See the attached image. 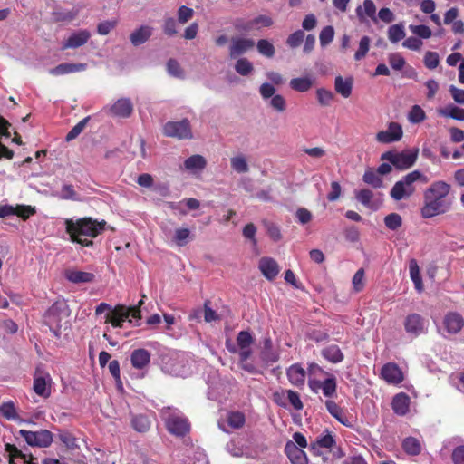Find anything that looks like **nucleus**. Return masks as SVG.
Wrapping results in <instances>:
<instances>
[{"label":"nucleus","instance_id":"nucleus-12","mask_svg":"<svg viewBox=\"0 0 464 464\" xmlns=\"http://www.w3.org/2000/svg\"><path fill=\"white\" fill-rule=\"evenodd\" d=\"M254 46L255 42L252 39L242 37L232 38L229 46V56L232 59L237 58L251 50Z\"/></svg>","mask_w":464,"mask_h":464},{"label":"nucleus","instance_id":"nucleus-4","mask_svg":"<svg viewBox=\"0 0 464 464\" xmlns=\"http://www.w3.org/2000/svg\"><path fill=\"white\" fill-rule=\"evenodd\" d=\"M145 295H142V298H145ZM144 303L143 299L140 300L138 305L132 307H126L122 304L116 305L113 309L110 310L106 314L105 323L111 324L113 327H121L123 322L129 320L130 322V317L131 316L134 319L141 318L140 306Z\"/></svg>","mask_w":464,"mask_h":464},{"label":"nucleus","instance_id":"nucleus-58","mask_svg":"<svg viewBox=\"0 0 464 464\" xmlns=\"http://www.w3.org/2000/svg\"><path fill=\"white\" fill-rule=\"evenodd\" d=\"M369 47H370V38L368 36H363L360 41L359 48L354 54V59L356 61H359V60L364 58L369 51Z\"/></svg>","mask_w":464,"mask_h":464},{"label":"nucleus","instance_id":"nucleus-59","mask_svg":"<svg viewBox=\"0 0 464 464\" xmlns=\"http://www.w3.org/2000/svg\"><path fill=\"white\" fill-rule=\"evenodd\" d=\"M289 403L296 411H301L304 408V404L300 399V395L297 392L292 390H285Z\"/></svg>","mask_w":464,"mask_h":464},{"label":"nucleus","instance_id":"nucleus-3","mask_svg":"<svg viewBox=\"0 0 464 464\" xmlns=\"http://www.w3.org/2000/svg\"><path fill=\"white\" fill-rule=\"evenodd\" d=\"M418 180L427 184L430 179L420 170H413L406 174L392 188L390 192L392 198L399 201L410 198L415 192L414 183Z\"/></svg>","mask_w":464,"mask_h":464},{"label":"nucleus","instance_id":"nucleus-60","mask_svg":"<svg viewBox=\"0 0 464 464\" xmlns=\"http://www.w3.org/2000/svg\"><path fill=\"white\" fill-rule=\"evenodd\" d=\"M304 39V33L302 30H297L291 34L286 40V44L291 48L298 47Z\"/></svg>","mask_w":464,"mask_h":464},{"label":"nucleus","instance_id":"nucleus-39","mask_svg":"<svg viewBox=\"0 0 464 464\" xmlns=\"http://www.w3.org/2000/svg\"><path fill=\"white\" fill-rule=\"evenodd\" d=\"M131 425L138 432H146L150 430V421L148 417L140 414L132 418Z\"/></svg>","mask_w":464,"mask_h":464},{"label":"nucleus","instance_id":"nucleus-57","mask_svg":"<svg viewBox=\"0 0 464 464\" xmlns=\"http://www.w3.org/2000/svg\"><path fill=\"white\" fill-rule=\"evenodd\" d=\"M334 37V29L333 26L328 25L322 29L319 34L320 44L325 46L329 44Z\"/></svg>","mask_w":464,"mask_h":464},{"label":"nucleus","instance_id":"nucleus-13","mask_svg":"<svg viewBox=\"0 0 464 464\" xmlns=\"http://www.w3.org/2000/svg\"><path fill=\"white\" fill-rule=\"evenodd\" d=\"M404 327L408 334L419 336L426 331V321L417 314L409 315L404 321Z\"/></svg>","mask_w":464,"mask_h":464},{"label":"nucleus","instance_id":"nucleus-48","mask_svg":"<svg viewBox=\"0 0 464 464\" xmlns=\"http://www.w3.org/2000/svg\"><path fill=\"white\" fill-rule=\"evenodd\" d=\"M334 443V438L331 434H326L324 436L317 438L316 440L311 444V449L313 450H314L316 447L332 449Z\"/></svg>","mask_w":464,"mask_h":464},{"label":"nucleus","instance_id":"nucleus-10","mask_svg":"<svg viewBox=\"0 0 464 464\" xmlns=\"http://www.w3.org/2000/svg\"><path fill=\"white\" fill-rule=\"evenodd\" d=\"M52 377L49 372H44L41 367L35 369L34 374V392L40 397L47 399L51 395Z\"/></svg>","mask_w":464,"mask_h":464},{"label":"nucleus","instance_id":"nucleus-16","mask_svg":"<svg viewBox=\"0 0 464 464\" xmlns=\"http://www.w3.org/2000/svg\"><path fill=\"white\" fill-rule=\"evenodd\" d=\"M258 267L262 275L269 281H273L280 271L277 262L272 257H262L259 260Z\"/></svg>","mask_w":464,"mask_h":464},{"label":"nucleus","instance_id":"nucleus-29","mask_svg":"<svg viewBox=\"0 0 464 464\" xmlns=\"http://www.w3.org/2000/svg\"><path fill=\"white\" fill-rule=\"evenodd\" d=\"M322 356L332 363H339L343 361L344 355L336 344L329 345L321 352Z\"/></svg>","mask_w":464,"mask_h":464},{"label":"nucleus","instance_id":"nucleus-43","mask_svg":"<svg viewBox=\"0 0 464 464\" xmlns=\"http://www.w3.org/2000/svg\"><path fill=\"white\" fill-rule=\"evenodd\" d=\"M235 70L238 74L247 76L253 72L254 67L248 59L239 58L235 64Z\"/></svg>","mask_w":464,"mask_h":464},{"label":"nucleus","instance_id":"nucleus-33","mask_svg":"<svg viewBox=\"0 0 464 464\" xmlns=\"http://www.w3.org/2000/svg\"><path fill=\"white\" fill-rule=\"evenodd\" d=\"M313 83L310 77H298L291 79L289 86L295 92H306L312 88Z\"/></svg>","mask_w":464,"mask_h":464},{"label":"nucleus","instance_id":"nucleus-14","mask_svg":"<svg viewBox=\"0 0 464 464\" xmlns=\"http://www.w3.org/2000/svg\"><path fill=\"white\" fill-rule=\"evenodd\" d=\"M403 134L401 126L397 122H390L387 130L379 131V142L392 143L401 139Z\"/></svg>","mask_w":464,"mask_h":464},{"label":"nucleus","instance_id":"nucleus-50","mask_svg":"<svg viewBox=\"0 0 464 464\" xmlns=\"http://www.w3.org/2000/svg\"><path fill=\"white\" fill-rule=\"evenodd\" d=\"M167 71L168 72L176 77V78H179V79H183L184 78V71L183 69L181 68L180 64L179 63V62L175 59H169L167 63Z\"/></svg>","mask_w":464,"mask_h":464},{"label":"nucleus","instance_id":"nucleus-28","mask_svg":"<svg viewBox=\"0 0 464 464\" xmlns=\"http://www.w3.org/2000/svg\"><path fill=\"white\" fill-rule=\"evenodd\" d=\"M86 63H61L50 70V73L55 76L84 71Z\"/></svg>","mask_w":464,"mask_h":464},{"label":"nucleus","instance_id":"nucleus-21","mask_svg":"<svg viewBox=\"0 0 464 464\" xmlns=\"http://www.w3.org/2000/svg\"><path fill=\"white\" fill-rule=\"evenodd\" d=\"M375 12L376 7L372 0H365L363 2V6H358L356 9V14L360 22L366 24H368L370 20L374 23L377 22Z\"/></svg>","mask_w":464,"mask_h":464},{"label":"nucleus","instance_id":"nucleus-41","mask_svg":"<svg viewBox=\"0 0 464 464\" xmlns=\"http://www.w3.org/2000/svg\"><path fill=\"white\" fill-rule=\"evenodd\" d=\"M234 26L237 31L246 33L260 29L255 18L249 21L238 18L235 21Z\"/></svg>","mask_w":464,"mask_h":464},{"label":"nucleus","instance_id":"nucleus-15","mask_svg":"<svg viewBox=\"0 0 464 464\" xmlns=\"http://www.w3.org/2000/svg\"><path fill=\"white\" fill-rule=\"evenodd\" d=\"M285 452L292 464H308L306 453L293 441L286 442Z\"/></svg>","mask_w":464,"mask_h":464},{"label":"nucleus","instance_id":"nucleus-42","mask_svg":"<svg viewBox=\"0 0 464 464\" xmlns=\"http://www.w3.org/2000/svg\"><path fill=\"white\" fill-rule=\"evenodd\" d=\"M405 37L404 26L402 24H393L389 27L388 30V38L389 40L395 44L401 41Z\"/></svg>","mask_w":464,"mask_h":464},{"label":"nucleus","instance_id":"nucleus-61","mask_svg":"<svg viewBox=\"0 0 464 464\" xmlns=\"http://www.w3.org/2000/svg\"><path fill=\"white\" fill-rule=\"evenodd\" d=\"M388 62L391 67L396 71L401 70L406 64L405 59L397 53L390 54Z\"/></svg>","mask_w":464,"mask_h":464},{"label":"nucleus","instance_id":"nucleus-22","mask_svg":"<svg viewBox=\"0 0 464 464\" xmlns=\"http://www.w3.org/2000/svg\"><path fill=\"white\" fill-rule=\"evenodd\" d=\"M286 375L292 385L301 387L304 384L306 373L300 364L291 365L286 371Z\"/></svg>","mask_w":464,"mask_h":464},{"label":"nucleus","instance_id":"nucleus-31","mask_svg":"<svg viewBox=\"0 0 464 464\" xmlns=\"http://www.w3.org/2000/svg\"><path fill=\"white\" fill-rule=\"evenodd\" d=\"M334 88L343 98H348L352 93L353 79L337 76L334 81Z\"/></svg>","mask_w":464,"mask_h":464},{"label":"nucleus","instance_id":"nucleus-7","mask_svg":"<svg viewBox=\"0 0 464 464\" xmlns=\"http://www.w3.org/2000/svg\"><path fill=\"white\" fill-rule=\"evenodd\" d=\"M162 133L165 137L177 140H191L193 138L192 128L188 119L166 122L162 128Z\"/></svg>","mask_w":464,"mask_h":464},{"label":"nucleus","instance_id":"nucleus-11","mask_svg":"<svg viewBox=\"0 0 464 464\" xmlns=\"http://www.w3.org/2000/svg\"><path fill=\"white\" fill-rule=\"evenodd\" d=\"M382 378L389 384L399 385L404 380L401 368L393 362L384 364L381 371Z\"/></svg>","mask_w":464,"mask_h":464},{"label":"nucleus","instance_id":"nucleus-26","mask_svg":"<svg viewBox=\"0 0 464 464\" xmlns=\"http://www.w3.org/2000/svg\"><path fill=\"white\" fill-rule=\"evenodd\" d=\"M401 447L407 455L418 456L422 450L423 443L419 439L409 436L402 440Z\"/></svg>","mask_w":464,"mask_h":464},{"label":"nucleus","instance_id":"nucleus-45","mask_svg":"<svg viewBox=\"0 0 464 464\" xmlns=\"http://www.w3.org/2000/svg\"><path fill=\"white\" fill-rule=\"evenodd\" d=\"M257 51L264 56L271 58L275 55L276 49L274 45L266 39H261L256 44Z\"/></svg>","mask_w":464,"mask_h":464},{"label":"nucleus","instance_id":"nucleus-51","mask_svg":"<svg viewBox=\"0 0 464 464\" xmlns=\"http://www.w3.org/2000/svg\"><path fill=\"white\" fill-rule=\"evenodd\" d=\"M307 338L317 343L327 342L329 340V334L321 329H311L307 332Z\"/></svg>","mask_w":464,"mask_h":464},{"label":"nucleus","instance_id":"nucleus-49","mask_svg":"<svg viewBox=\"0 0 464 464\" xmlns=\"http://www.w3.org/2000/svg\"><path fill=\"white\" fill-rule=\"evenodd\" d=\"M263 224L266 229L268 236L273 241L277 242L282 239V234L277 225L267 220L263 221Z\"/></svg>","mask_w":464,"mask_h":464},{"label":"nucleus","instance_id":"nucleus-5","mask_svg":"<svg viewBox=\"0 0 464 464\" xmlns=\"http://www.w3.org/2000/svg\"><path fill=\"white\" fill-rule=\"evenodd\" d=\"M69 309L64 302H55L45 312L44 315V322L48 325L51 332L56 337L61 334L62 321L69 316Z\"/></svg>","mask_w":464,"mask_h":464},{"label":"nucleus","instance_id":"nucleus-24","mask_svg":"<svg viewBox=\"0 0 464 464\" xmlns=\"http://www.w3.org/2000/svg\"><path fill=\"white\" fill-rule=\"evenodd\" d=\"M64 275L65 278L73 284L91 283L93 282L95 278L92 273L75 269H67Z\"/></svg>","mask_w":464,"mask_h":464},{"label":"nucleus","instance_id":"nucleus-53","mask_svg":"<svg viewBox=\"0 0 464 464\" xmlns=\"http://www.w3.org/2000/svg\"><path fill=\"white\" fill-rule=\"evenodd\" d=\"M109 372L113 377L117 386L119 389H122V382L121 379V369H120V362L117 360H113L109 362L108 365Z\"/></svg>","mask_w":464,"mask_h":464},{"label":"nucleus","instance_id":"nucleus-47","mask_svg":"<svg viewBox=\"0 0 464 464\" xmlns=\"http://www.w3.org/2000/svg\"><path fill=\"white\" fill-rule=\"evenodd\" d=\"M254 343V338L248 331H241L237 336V344L239 349L251 347Z\"/></svg>","mask_w":464,"mask_h":464},{"label":"nucleus","instance_id":"nucleus-8","mask_svg":"<svg viewBox=\"0 0 464 464\" xmlns=\"http://www.w3.org/2000/svg\"><path fill=\"white\" fill-rule=\"evenodd\" d=\"M164 421L167 430L176 437H185L190 431V423L185 416L169 413Z\"/></svg>","mask_w":464,"mask_h":464},{"label":"nucleus","instance_id":"nucleus-27","mask_svg":"<svg viewBox=\"0 0 464 464\" xmlns=\"http://www.w3.org/2000/svg\"><path fill=\"white\" fill-rule=\"evenodd\" d=\"M152 34V28L148 25H141L140 28L132 32L130 40L134 46H139L147 42Z\"/></svg>","mask_w":464,"mask_h":464},{"label":"nucleus","instance_id":"nucleus-1","mask_svg":"<svg viewBox=\"0 0 464 464\" xmlns=\"http://www.w3.org/2000/svg\"><path fill=\"white\" fill-rule=\"evenodd\" d=\"M107 223L105 220L98 221L90 217H84L65 220L66 233L70 236L72 242L80 244L82 246H92L94 238L105 230Z\"/></svg>","mask_w":464,"mask_h":464},{"label":"nucleus","instance_id":"nucleus-35","mask_svg":"<svg viewBox=\"0 0 464 464\" xmlns=\"http://www.w3.org/2000/svg\"><path fill=\"white\" fill-rule=\"evenodd\" d=\"M410 276L414 283L415 288L421 292L423 290L422 279L419 265L415 259H411L409 264Z\"/></svg>","mask_w":464,"mask_h":464},{"label":"nucleus","instance_id":"nucleus-55","mask_svg":"<svg viewBox=\"0 0 464 464\" xmlns=\"http://www.w3.org/2000/svg\"><path fill=\"white\" fill-rule=\"evenodd\" d=\"M89 117H85L84 119H82L81 121H79L67 134H66V137H65V140L66 141H71L74 139H76L80 133L83 130V129L85 128L88 121H89Z\"/></svg>","mask_w":464,"mask_h":464},{"label":"nucleus","instance_id":"nucleus-25","mask_svg":"<svg viewBox=\"0 0 464 464\" xmlns=\"http://www.w3.org/2000/svg\"><path fill=\"white\" fill-rule=\"evenodd\" d=\"M325 407L328 412L335 418L340 423L345 426H350V420L346 414V411L340 407L335 401L327 400L325 401Z\"/></svg>","mask_w":464,"mask_h":464},{"label":"nucleus","instance_id":"nucleus-18","mask_svg":"<svg viewBox=\"0 0 464 464\" xmlns=\"http://www.w3.org/2000/svg\"><path fill=\"white\" fill-rule=\"evenodd\" d=\"M411 398L405 392H399L392 398V408L399 416L406 415L410 411Z\"/></svg>","mask_w":464,"mask_h":464},{"label":"nucleus","instance_id":"nucleus-17","mask_svg":"<svg viewBox=\"0 0 464 464\" xmlns=\"http://www.w3.org/2000/svg\"><path fill=\"white\" fill-rule=\"evenodd\" d=\"M443 324L449 334H455L463 328L464 319L460 314L450 312L444 316Z\"/></svg>","mask_w":464,"mask_h":464},{"label":"nucleus","instance_id":"nucleus-34","mask_svg":"<svg viewBox=\"0 0 464 464\" xmlns=\"http://www.w3.org/2000/svg\"><path fill=\"white\" fill-rule=\"evenodd\" d=\"M0 414L8 420H20L17 410L14 403L12 401L3 402L0 405Z\"/></svg>","mask_w":464,"mask_h":464},{"label":"nucleus","instance_id":"nucleus-64","mask_svg":"<svg viewBox=\"0 0 464 464\" xmlns=\"http://www.w3.org/2000/svg\"><path fill=\"white\" fill-rule=\"evenodd\" d=\"M372 197L373 193L366 188L360 189L355 193L356 199L365 207H370Z\"/></svg>","mask_w":464,"mask_h":464},{"label":"nucleus","instance_id":"nucleus-38","mask_svg":"<svg viewBox=\"0 0 464 464\" xmlns=\"http://www.w3.org/2000/svg\"><path fill=\"white\" fill-rule=\"evenodd\" d=\"M322 392L323 394L327 398H333L336 396L337 392V383L336 378L334 376H331L322 382Z\"/></svg>","mask_w":464,"mask_h":464},{"label":"nucleus","instance_id":"nucleus-54","mask_svg":"<svg viewBox=\"0 0 464 464\" xmlns=\"http://www.w3.org/2000/svg\"><path fill=\"white\" fill-rule=\"evenodd\" d=\"M425 112L421 107L419 105H414L409 112L408 120L411 123H420L425 120Z\"/></svg>","mask_w":464,"mask_h":464},{"label":"nucleus","instance_id":"nucleus-30","mask_svg":"<svg viewBox=\"0 0 464 464\" xmlns=\"http://www.w3.org/2000/svg\"><path fill=\"white\" fill-rule=\"evenodd\" d=\"M206 159L199 154L192 155L184 161L185 169L191 172L201 171L206 168Z\"/></svg>","mask_w":464,"mask_h":464},{"label":"nucleus","instance_id":"nucleus-37","mask_svg":"<svg viewBox=\"0 0 464 464\" xmlns=\"http://www.w3.org/2000/svg\"><path fill=\"white\" fill-rule=\"evenodd\" d=\"M230 165L233 170L237 173H246L249 170L247 160L243 155L232 157L230 159Z\"/></svg>","mask_w":464,"mask_h":464},{"label":"nucleus","instance_id":"nucleus-6","mask_svg":"<svg viewBox=\"0 0 464 464\" xmlns=\"http://www.w3.org/2000/svg\"><path fill=\"white\" fill-rule=\"evenodd\" d=\"M419 150H408L398 151H388L382 155V160H387L398 169H407L412 167L418 158Z\"/></svg>","mask_w":464,"mask_h":464},{"label":"nucleus","instance_id":"nucleus-46","mask_svg":"<svg viewBox=\"0 0 464 464\" xmlns=\"http://www.w3.org/2000/svg\"><path fill=\"white\" fill-rule=\"evenodd\" d=\"M58 437L67 449L75 450L78 448L77 440L71 432L67 430H62L59 432Z\"/></svg>","mask_w":464,"mask_h":464},{"label":"nucleus","instance_id":"nucleus-20","mask_svg":"<svg viewBox=\"0 0 464 464\" xmlns=\"http://www.w3.org/2000/svg\"><path fill=\"white\" fill-rule=\"evenodd\" d=\"M110 111L116 117L128 118L133 111V105L130 99L121 98L115 102Z\"/></svg>","mask_w":464,"mask_h":464},{"label":"nucleus","instance_id":"nucleus-40","mask_svg":"<svg viewBox=\"0 0 464 464\" xmlns=\"http://www.w3.org/2000/svg\"><path fill=\"white\" fill-rule=\"evenodd\" d=\"M439 113L444 117L452 118L458 121H464V109L454 105L440 110Z\"/></svg>","mask_w":464,"mask_h":464},{"label":"nucleus","instance_id":"nucleus-23","mask_svg":"<svg viewBox=\"0 0 464 464\" xmlns=\"http://www.w3.org/2000/svg\"><path fill=\"white\" fill-rule=\"evenodd\" d=\"M130 362L135 369L142 370L150 363V353L143 348L136 349L131 353Z\"/></svg>","mask_w":464,"mask_h":464},{"label":"nucleus","instance_id":"nucleus-44","mask_svg":"<svg viewBox=\"0 0 464 464\" xmlns=\"http://www.w3.org/2000/svg\"><path fill=\"white\" fill-rule=\"evenodd\" d=\"M58 198L63 200H79V196L74 188L71 184H65L62 187L61 191L58 193Z\"/></svg>","mask_w":464,"mask_h":464},{"label":"nucleus","instance_id":"nucleus-62","mask_svg":"<svg viewBox=\"0 0 464 464\" xmlns=\"http://www.w3.org/2000/svg\"><path fill=\"white\" fill-rule=\"evenodd\" d=\"M411 32L420 38L428 39L431 36L432 32L427 25H413L409 26Z\"/></svg>","mask_w":464,"mask_h":464},{"label":"nucleus","instance_id":"nucleus-56","mask_svg":"<svg viewBox=\"0 0 464 464\" xmlns=\"http://www.w3.org/2000/svg\"><path fill=\"white\" fill-rule=\"evenodd\" d=\"M401 223V217L397 213H391L384 218V224L391 230L398 229Z\"/></svg>","mask_w":464,"mask_h":464},{"label":"nucleus","instance_id":"nucleus-36","mask_svg":"<svg viewBox=\"0 0 464 464\" xmlns=\"http://www.w3.org/2000/svg\"><path fill=\"white\" fill-rule=\"evenodd\" d=\"M227 421L232 429L238 430L244 427L246 415L239 411H229L227 413Z\"/></svg>","mask_w":464,"mask_h":464},{"label":"nucleus","instance_id":"nucleus-9","mask_svg":"<svg viewBox=\"0 0 464 464\" xmlns=\"http://www.w3.org/2000/svg\"><path fill=\"white\" fill-rule=\"evenodd\" d=\"M19 434L28 445L33 447L47 448L51 446L53 440V433L48 430H40L38 431L20 430Z\"/></svg>","mask_w":464,"mask_h":464},{"label":"nucleus","instance_id":"nucleus-2","mask_svg":"<svg viewBox=\"0 0 464 464\" xmlns=\"http://www.w3.org/2000/svg\"><path fill=\"white\" fill-rule=\"evenodd\" d=\"M450 191V185L445 181H435L424 191V204L420 209L421 217L424 218L446 213L450 208L448 196Z\"/></svg>","mask_w":464,"mask_h":464},{"label":"nucleus","instance_id":"nucleus-63","mask_svg":"<svg viewBox=\"0 0 464 464\" xmlns=\"http://www.w3.org/2000/svg\"><path fill=\"white\" fill-rule=\"evenodd\" d=\"M190 231L188 228H178L175 231L174 241L179 246H183L188 243Z\"/></svg>","mask_w":464,"mask_h":464},{"label":"nucleus","instance_id":"nucleus-32","mask_svg":"<svg viewBox=\"0 0 464 464\" xmlns=\"http://www.w3.org/2000/svg\"><path fill=\"white\" fill-rule=\"evenodd\" d=\"M238 353H239V362H240L241 368L249 373H252V374L257 373L258 371H257L256 367L253 363L247 362V360L252 355L251 347H247L245 349H239Z\"/></svg>","mask_w":464,"mask_h":464},{"label":"nucleus","instance_id":"nucleus-52","mask_svg":"<svg viewBox=\"0 0 464 464\" xmlns=\"http://www.w3.org/2000/svg\"><path fill=\"white\" fill-rule=\"evenodd\" d=\"M14 215L20 217L24 220L35 214V208L28 205H17L14 207Z\"/></svg>","mask_w":464,"mask_h":464},{"label":"nucleus","instance_id":"nucleus-19","mask_svg":"<svg viewBox=\"0 0 464 464\" xmlns=\"http://www.w3.org/2000/svg\"><path fill=\"white\" fill-rule=\"evenodd\" d=\"M91 37V34L87 30H80L71 34L63 43L62 49H75L84 45Z\"/></svg>","mask_w":464,"mask_h":464}]
</instances>
